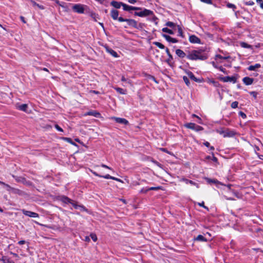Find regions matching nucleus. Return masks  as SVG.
Segmentation results:
<instances>
[{"label": "nucleus", "mask_w": 263, "mask_h": 263, "mask_svg": "<svg viewBox=\"0 0 263 263\" xmlns=\"http://www.w3.org/2000/svg\"><path fill=\"white\" fill-rule=\"evenodd\" d=\"M186 58L190 60H205L208 59V55L205 53L203 50H193L188 51Z\"/></svg>", "instance_id": "1"}, {"label": "nucleus", "mask_w": 263, "mask_h": 263, "mask_svg": "<svg viewBox=\"0 0 263 263\" xmlns=\"http://www.w3.org/2000/svg\"><path fill=\"white\" fill-rule=\"evenodd\" d=\"M140 10L141 11L140 12H135L134 13V15L140 17H146L147 16L154 15L153 11L150 10L145 8H142V10Z\"/></svg>", "instance_id": "2"}, {"label": "nucleus", "mask_w": 263, "mask_h": 263, "mask_svg": "<svg viewBox=\"0 0 263 263\" xmlns=\"http://www.w3.org/2000/svg\"><path fill=\"white\" fill-rule=\"evenodd\" d=\"M118 21L120 22H126L128 26L134 28L137 27V22L135 20L124 18L122 17H120L118 18Z\"/></svg>", "instance_id": "3"}, {"label": "nucleus", "mask_w": 263, "mask_h": 263, "mask_svg": "<svg viewBox=\"0 0 263 263\" xmlns=\"http://www.w3.org/2000/svg\"><path fill=\"white\" fill-rule=\"evenodd\" d=\"M185 126L187 128H190V129L194 130L197 132L200 131L203 129L202 127H201L199 125H196L195 123H187V124H185Z\"/></svg>", "instance_id": "4"}, {"label": "nucleus", "mask_w": 263, "mask_h": 263, "mask_svg": "<svg viewBox=\"0 0 263 263\" xmlns=\"http://www.w3.org/2000/svg\"><path fill=\"white\" fill-rule=\"evenodd\" d=\"M72 10L78 13H83L84 12V6L81 4H75L72 6Z\"/></svg>", "instance_id": "5"}, {"label": "nucleus", "mask_w": 263, "mask_h": 263, "mask_svg": "<svg viewBox=\"0 0 263 263\" xmlns=\"http://www.w3.org/2000/svg\"><path fill=\"white\" fill-rule=\"evenodd\" d=\"M220 134H222L223 137H232L235 135V132L233 130H230L229 129H227L226 130H222L219 132Z\"/></svg>", "instance_id": "6"}, {"label": "nucleus", "mask_w": 263, "mask_h": 263, "mask_svg": "<svg viewBox=\"0 0 263 263\" xmlns=\"http://www.w3.org/2000/svg\"><path fill=\"white\" fill-rule=\"evenodd\" d=\"M219 79L221 80L222 81L224 82H233V83H235L236 82V78L235 77H220L219 78Z\"/></svg>", "instance_id": "7"}, {"label": "nucleus", "mask_w": 263, "mask_h": 263, "mask_svg": "<svg viewBox=\"0 0 263 263\" xmlns=\"http://www.w3.org/2000/svg\"><path fill=\"white\" fill-rule=\"evenodd\" d=\"M23 213L25 215L29 216L30 217L37 218L39 217V215L37 213L25 210H23Z\"/></svg>", "instance_id": "8"}, {"label": "nucleus", "mask_w": 263, "mask_h": 263, "mask_svg": "<svg viewBox=\"0 0 263 263\" xmlns=\"http://www.w3.org/2000/svg\"><path fill=\"white\" fill-rule=\"evenodd\" d=\"M123 9L124 10L129 11V12H130L131 10H142V8H141V7H133V6L127 5L125 4H124Z\"/></svg>", "instance_id": "9"}, {"label": "nucleus", "mask_w": 263, "mask_h": 263, "mask_svg": "<svg viewBox=\"0 0 263 263\" xmlns=\"http://www.w3.org/2000/svg\"><path fill=\"white\" fill-rule=\"evenodd\" d=\"M112 119L114 120L116 122L127 125L128 124V121L124 118H121L118 117H112Z\"/></svg>", "instance_id": "10"}, {"label": "nucleus", "mask_w": 263, "mask_h": 263, "mask_svg": "<svg viewBox=\"0 0 263 263\" xmlns=\"http://www.w3.org/2000/svg\"><path fill=\"white\" fill-rule=\"evenodd\" d=\"M189 41L192 43H200V39L195 35H192L189 37Z\"/></svg>", "instance_id": "11"}, {"label": "nucleus", "mask_w": 263, "mask_h": 263, "mask_svg": "<svg viewBox=\"0 0 263 263\" xmlns=\"http://www.w3.org/2000/svg\"><path fill=\"white\" fill-rule=\"evenodd\" d=\"M110 15L112 18L114 20H118L120 17L119 16V11L115 9H112L110 12Z\"/></svg>", "instance_id": "12"}, {"label": "nucleus", "mask_w": 263, "mask_h": 263, "mask_svg": "<svg viewBox=\"0 0 263 263\" xmlns=\"http://www.w3.org/2000/svg\"><path fill=\"white\" fill-rule=\"evenodd\" d=\"M84 115L85 116H93V117H95L97 118H99L101 116V114L99 112L95 111V110L88 111V112H86L84 114Z\"/></svg>", "instance_id": "13"}, {"label": "nucleus", "mask_w": 263, "mask_h": 263, "mask_svg": "<svg viewBox=\"0 0 263 263\" xmlns=\"http://www.w3.org/2000/svg\"><path fill=\"white\" fill-rule=\"evenodd\" d=\"M124 3H123L122 2H119L117 1H112L110 3V5L117 9H119L121 6H122L123 7Z\"/></svg>", "instance_id": "14"}, {"label": "nucleus", "mask_w": 263, "mask_h": 263, "mask_svg": "<svg viewBox=\"0 0 263 263\" xmlns=\"http://www.w3.org/2000/svg\"><path fill=\"white\" fill-rule=\"evenodd\" d=\"M162 36L163 37H164L165 39V40L167 41H168L169 42H172L173 43H176L178 42V40L176 39L173 38L168 35L163 34H162Z\"/></svg>", "instance_id": "15"}, {"label": "nucleus", "mask_w": 263, "mask_h": 263, "mask_svg": "<svg viewBox=\"0 0 263 263\" xmlns=\"http://www.w3.org/2000/svg\"><path fill=\"white\" fill-rule=\"evenodd\" d=\"M242 81L246 85H251L253 83L254 79L253 78L246 77L243 78Z\"/></svg>", "instance_id": "16"}, {"label": "nucleus", "mask_w": 263, "mask_h": 263, "mask_svg": "<svg viewBox=\"0 0 263 263\" xmlns=\"http://www.w3.org/2000/svg\"><path fill=\"white\" fill-rule=\"evenodd\" d=\"M176 54L181 58H183L186 57V53L183 51L179 49L176 50Z\"/></svg>", "instance_id": "17"}, {"label": "nucleus", "mask_w": 263, "mask_h": 263, "mask_svg": "<svg viewBox=\"0 0 263 263\" xmlns=\"http://www.w3.org/2000/svg\"><path fill=\"white\" fill-rule=\"evenodd\" d=\"M187 73L190 78L191 80H193L194 81L196 82H201V81L199 79H197L191 71H189Z\"/></svg>", "instance_id": "18"}, {"label": "nucleus", "mask_w": 263, "mask_h": 263, "mask_svg": "<svg viewBox=\"0 0 263 263\" xmlns=\"http://www.w3.org/2000/svg\"><path fill=\"white\" fill-rule=\"evenodd\" d=\"M166 52L167 53V54L168 55V58L166 60V62L170 65H171V61L173 60V57L172 55V54H171L170 51H169V49L166 48Z\"/></svg>", "instance_id": "19"}, {"label": "nucleus", "mask_w": 263, "mask_h": 263, "mask_svg": "<svg viewBox=\"0 0 263 263\" xmlns=\"http://www.w3.org/2000/svg\"><path fill=\"white\" fill-rule=\"evenodd\" d=\"M61 200L65 203H71L72 200L69 198L68 197L63 196L61 197Z\"/></svg>", "instance_id": "20"}, {"label": "nucleus", "mask_w": 263, "mask_h": 263, "mask_svg": "<svg viewBox=\"0 0 263 263\" xmlns=\"http://www.w3.org/2000/svg\"><path fill=\"white\" fill-rule=\"evenodd\" d=\"M261 67V65L260 64H256L254 65H250L248 68V69L250 71H253L255 70L256 69L259 68Z\"/></svg>", "instance_id": "21"}, {"label": "nucleus", "mask_w": 263, "mask_h": 263, "mask_svg": "<svg viewBox=\"0 0 263 263\" xmlns=\"http://www.w3.org/2000/svg\"><path fill=\"white\" fill-rule=\"evenodd\" d=\"M103 178H105V179H112L114 180L117 181L118 182H122V181L120 179L116 178L115 177L111 176L110 175H109L108 174L104 175V176H103Z\"/></svg>", "instance_id": "22"}, {"label": "nucleus", "mask_w": 263, "mask_h": 263, "mask_svg": "<svg viewBox=\"0 0 263 263\" xmlns=\"http://www.w3.org/2000/svg\"><path fill=\"white\" fill-rule=\"evenodd\" d=\"M106 51L111 55H112L114 57L117 58L118 57L117 53L111 48H106Z\"/></svg>", "instance_id": "23"}, {"label": "nucleus", "mask_w": 263, "mask_h": 263, "mask_svg": "<svg viewBox=\"0 0 263 263\" xmlns=\"http://www.w3.org/2000/svg\"><path fill=\"white\" fill-rule=\"evenodd\" d=\"M207 81L209 83L212 84L215 87H218L220 86L219 83L218 82L214 81L213 79H209Z\"/></svg>", "instance_id": "24"}, {"label": "nucleus", "mask_w": 263, "mask_h": 263, "mask_svg": "<svg viewBox=\"0 0 263 263\" xmlns=\"http://www.w3.org/2000/svg\"><path fill=\"white\" fill-rule=\"evenodd\" d=\"M70 203L73 205V206L76 209H78L80 208L81 211H85V210H86V209H85V208L84 206H82V205H78L76 203L72 202V201H71V203Z\"/></svg>", "instance_id": "25"}, {"label": "nucleus", "mask_w": 263, "mask_h": 263, "mask_svg": "<svg viewBox=\"0 0 263 263\" xmlns=\"http://www.w3.org/2000/svg\"><path fill=\"white\" fill-rule=\"evenodd\" d=\"M183 180L185 182V183L188 184L190 183L192 185H196L197 187H199V185L197 183L193 182L192 180H190L187 179H183Z\"/></svg>", "instance_id": "26"}, {"label": "nucleus", "mask_w": 263, "mask_h": 263, "mask_svg": "<svg viewBox=\"0 0 263 263\" xmlns=\"http://www.w3.org/2000/svg\"><path fill=\"white\" fill-rule=\"evenodd\" d=\"M11 192H12L13 193L15 194H18L19 195H22L23 194V191H22L21 190H20L19 189H15V188H13V189H12Z\"/></svg>", "instance_id": "27"}, {"label": "nucleus", "mask_w": 263, "mask_h": 263, "mask_svg": "<svg viewBox=\"0 0 263 263\" xmlns=\"http://www.w3.org/2000/svg\"><path fill=\"white\" fill-rule=\"evenodd\" d=\"M195 240L200 241H206V239L201 235H198L197 237L195 239Z\"/></svg>", "instance_id": "28"}, {"label": "nucleus", "mask_w": 263, "mask_h": 263, "mask_svg": "<svg viewBox=\"0 0 263 263\" xmlns=\"http://www.w3.org/2000/svg\"><path fill=\"white\" fill-rule=\"evenodd\" d=\"M30 3L32 6H37L38 8H39L40 9H44V7L43 6L40 5L39 4H37L35 2L31 0Z\"/></svg>", "instance_id": "29"}, {"label": "nucleus", "mask_w": 263, "mask_h": 263, "mask_svg": "<svg viewBox=\"0 0 263 263\" xmlns=\"http://www.w3.org/2000/svg\"><path fill=\"white\" fill-rule=\"evenodd\" d=\"M27 107H28V106L26 104H22L18 107V108L20 110L24 111H26Z\"/></svg>", "instance_id": "30"}, {"label": "nucleus", "mask_w": 263, "mask_h": 263, "mask_svg": "<svg viewBox=\"0 0 263 263\" xmlns=\"http://www.w3.org/2000/svg\"><path fill=\"white\" fill-rule=\"evenodd\" d=\"M162 31L164 32H166V33H168L170 34H174V32L171 29H168V28H163L162 29Z\"/></svg>", "instance_id": "31"}, {"label": "nucleus", "mask_w": 263, "mask_h": 263, "mask_svg": "<svg viewBox=\"0 0 263 263\" xmlns=\"http://www.w3.org/2000/svg\"><path fill=\"white\" fill-rule=\"evenodd\" d=\"M153 44L160 49H164V48H165V46L160 42H154Z\"/></svg>", "instance_id": "32"}, {"label": "nucleus", "mask_w": 263, "mask_h": 263, "mask_svg": "<svg viewBox=\"0 0 263 263\" xmlns=\"http://www.w3.org/2000/svg\"><path fill=\"white\" fill-rule=\"evenodd\" d=\"M240 46L242 47L246 48H251L252 46L246 43L242 42L240 43Z\"/></svg>", "instance_id": "33"}, {"label": "nucleus", "mask_w": 263, "mask_h": 263, "mask_svg": "<svg viewBox=\"0 0 263 263\" xmlns=\"http://www.w3.org/2000/svg\"><path fill=\"white\" fill-rule=\"evenodd\" d=\"M165 25L166 26L172 28H174L175 27H176V25L172 22H168L166 23Z\"/></svg>", "instance_id": "34"}, {"label": "nucleus", "mask_w": 263, "mask_h": 263, "mask_svg": "<svg viewBox=\"0 0 263 263\" xmlns=\"http://www.w3.org/2000/svg\"><path fill=\"white\" fill-rule=\"evenodd\" d=\"M90 15L95 21H97V19L99 18L98 15L95 13L91 12Z\"/></svg>", "instance_id": "35"}, {"label": "nucleus", "mask_w": 263, "mask_h": 263, "mask_svg": "<svg viewBox=\"0 0 263 263\" xmlns=\"http://www.w3.org/2000/svg\"><path fill=\"white\" fill-rule=\"evenodd\" d=\"M208 182L210 183H219V181L216 179H210V178H206V179Z\"/></svg>", "instance_id": "36"}, {"label": "nucleus", "mask_w": 263, "mask_h": 263, "mask_svg": "<svg viewBox=\"0 0 263 263\" xmlns=\"http://www.w3.org/2000/svg\"><path fill=\"white\" fill-rule=\"evenodd\" d=\"M178 34V35L183 37V31L181 28L179 26H177Z\"/></svg>", "instance_id": "37"}, {"label": "nucleus", "mask_w": 263, "mask_h": 263, "mask_svg": "<svg viewBox=\"0 0 263 263\" xmlns=\"http://www.w3.org/2000/svg\"><path fill=\"white\" fill-rule=\"evenodd\" d=\"M238 103L237 101L233 102L231 104V107L233 108H236L238 106Z\"/></svg>", "instance_id": "38"}, {"label": "nucleus", "mask_w": 263, "mask_h": 263, "mask_svg": "<svg viewBox=\"0 0 263 263\" xmlns=\"http://www.w3.org/2000/svg\"><path fill=\"white\" fill-rule=\"evenodd\" d=\"M183 81L184 82H185V83L187 85L189 86V84H190V81L189 80V79L187 78V77L186 76H184L183 77Z\"/></svg>", "instance_id": "39"}, {"label": "nucleus", "mask_w": 263, "mask_h": 263, "mask_svg": "<svg viewBox=\"0 0 263 263\" xmlns=\"http://www.w3.org/2000/svg\"><path fill=\"white\" fill-rule=\"evenodd\" d=\"M148 191H149V190H148V187H145V188H143L140 191V193H141V194H145Z\"/></svg>", "instance_id": "40"}, {"label": "nucleus", "mask_w": 263, "mask_h": 263, "mask_svg": "<svg viewBox=\"0 0 263 263\" xmlns=\"http://www.w3.org/2000/svg\"><path fill=\"white\" fill-rule=\"evenodd\" d=\"M91 239L93 240V241H96L97 240V237L95 234L91 233L90 235Z\"/></svg>", "instance_id": "41"}, {"label": "nucleus", "mask_w": 263, "mask_h": 263, "mask_svg": "<svg viewBox=\"0 0 263 263\" xmlns=\"http://www.w3.org/2000/svg\"><path fill=\"white\" fill-rule=\"evenodd\" d=\"M243 3L246 5L248 6H252L254 4V2L252 1H249L248 2H244Z\"/></svg>", "instance_id": "42"}, {"label": "nucleus", "mask_w": 263, "mask_h": 263, "mask_svg": "<svg viewBox=\"0 0 263 263\" xmlns=\"http://www.w3.org/2000/svg\"><path fill=\"white\" fill-rule=\"evenodd\" d=\"M12 177L15 179V180L17 182H21V181H22V180L24 179V178H23L16 177L14 175H12Z\"/></svg>", "instance_id": "43"}, {"label": "nucleus", "mask_w": 263, "mask_h": 263, "mask_svg": "<svg viewBox=\"0 0 263 263\" xmlns=\"http://www.w3.org/2000/svg\"><path fill=\"white\" fill-rule=\"evenodd\" d=\"M216 57L217 58H219L220 59H224V60H226V59H228V58H229V57H222V55H221L220 54H217L216 55Z\"/></svg>", "instance_id": "44"}, {"label": "nucleus", "mask_w": 263, "mask_h": 263, "mask_svg": "<svg viewBox=\"0 0 263 263\" xmlns=\"http://www.w3.org/2000/svg\"><path fill=\"white\" fill-rule=\"evenodd\" d=\"M227 6L228 8H232L234 10L236 9V6L234 4L228 3Z\"/></svg>", "instance_id": "45"}, {"label": "nucleus", "mask_w": 263, "mask_h": 263, "mask_svg": "<svg viewBox=\"0 0 263 263\" xmlns=\"http://www.w3.org/2000/svg\"><path fill=\"white\" fill-rule=\"evenodd\" d=\"M160 189V186L148 187V190H149V191H152V190L157 191V190H159Z\"/></svg>", "instance_id": "46"}, {"label": "nucleus", "mask_w": 263, "mask_h": 263, "mask_svg": "<svg viewBox=\"0 0 263 263\" xmlns=\"http://www.w3.org/2000/svg\"><path fill=\"white\" fill-rule=\"evenodd\" d=\"M143 24L142 23H139L138 24L137 23V27H135V28L138 29H142L143 28Z\"/></svg>", "instance_id": "47"}, {"label": "nucleus", "mask_w": 263, "mask_h": 263, "mask_svg": "<svg viewBox=\"0 0 263 263\" xmlns=\"http://www.w3.org/2000/svg\"><path fill=\"white\" fill-rule=\"evenodd\" d=\"M63 139L65 141H67V142H68L69 143H72V144L73 143V142L72 141V140L70 138L64 137V138H63Z\"/></svg>", "instance_id": "48"}, {"label": "nucleus", "mask_w": 263, "mask_h": 263, "mask_svg": "<svg viewBox=\"0 0 263 263\" xmlns=\"http://www.w3.org/2000/svg\"><path fill=\"white\" fill-rule=\"evenodd\" d=\"M7 187V190L9 192H12V189H13V187H11L9 185L6 184L5 185Z\"/></svg>", "instance_id": "49"}, {"label": "nucleus", "mask_w": 263, "mask_h": 263, "mask_svg": "<svg viewBox=\"0 0 263 263\" xmlns=\"http://www.w3.org/2000/svg\"><path fill=\"white\" fill-rule=\"evenodd\" d=\"M239 115L240 116H241L243 119H245L247 117L246 115L242 111H239Z\"/></svg>", "instance_id": "50"}, {"label": "nucleus", "mask_w": 263, "mask_h": 263, "mask_svg": "<svg viewBox=\"0 0 263 263\" xmlns=\"http://www.w3.org/2000/svg\"><path fill=\"white\" fill-rule=\"evenodd\" d=\"M116 90L118 92H119L121 94H124V90L121 88H117Z\"/></svg>", "instance_id": "51"}, {"label": "nucleus", "mask_w": 263, "mask_h": 263, "mask_svg": "<svg viewBox=\"0 0 263 263\" xmlns=\"http://www.w3.org/2000/svg\"><path fill=\"white\" fill-rule=\"evenodd\" d=\"M202 2L208 4H212V0H200Z\"/></svg>", "instance_id": "52"}, {"label": "nucleus", "mask_w": 263, "mask_h": 263, "mask_svg": "<svg viewBox=\"0 0 263 263\" xmlns=\"http://www.w3.org/2000/svg\"><path fill=\"white\" fill-rule=\"evenodd\" d=\"M91 173L94 175H95L96 176H98V177H102V178H103V175H99V174H98L97 172H94V171H91Z\"/></svg>", "instance_id": "53"}, {"label": "nucleus", "mask_w": 263, "mask_h": 263, "mask_svg": "<svg viewBox=\"0 0 263 263\" xmlns=\"http://www.w3.org/2000/svg\"><path fill=\"white\" fill-rule=\"evenodd\" d=\"M219 70H220L221 71H222V72L224 73H227L226 72V69L224 68H223L222 66H220L218 67V68Z\"/></svg>", "instance_id": "54"}, {"label": "nucleus", "mask_w": 263, "mask_h": 263, "mask_svg": "<svg viewBox=\"0 0 263 263\" xmlns=\"http://www.w3.org/2000/svg\"><path fill=\"white\" fill-rule=\"evenodd\" d=\"M198 204L200 206H202L203 208H204V209H207L208 210V208L206 207V206L204 205V202H202L201 203H198Z\"/></svg>", "instance_id": "55"}, {"label": "nucleus", "mask_w": 263, "mask_h": 263, "mask_svg": "<svg viewBox=\"0 0 263 263\" xmlns=\"http://www.w3.org/2000/svg\"><path fill=\"white\" fill-rule=\"evenodd\" d=\"M55 128L59 132H63V129L60 127L58 124L55 125Z\"/></svg>", "instance_id": "56"}, {"label": "nucleus", "mask_w": 263, "mask_h": 263, "mask_svg": "<svg viewBox=\"0 0 263 263\" xmlns=\"http://www.w3.org/2000/svg\"><path fill=\"white\" fill-rule=\"evenodd\" d=\"M101 166L102 167H104V168H107V169H109V170H111V168L110 167H109L108 166H107V165H106L105 164H101Z\"/></svg>", "instance_id": "57"}, {"label": "nucleus", "mask_w": 263, "mask_h": 263, "mask_svg": "<svg viewBox=\"0 0 263 263\" xmlns=\"http://www.w3.org/2000/svg\"><path fill=\"white\" fill-rule=\"evenodd\" d=\"M101 166L102 167H104V168H107V169H109V170H111V168L110 167H109L108 166H107V165H106L105 164H101Z\"/></svg>", "instance_id": "58"}, {"label": "nucleus", "mask_w": 263, "mask_h": 263, "mask_svg": "<svg viewBox=\"0 0 263 263\" xmlns=\"http://www.w3.org/2000/svg\"><path fill=\"white\" fill-rule=\"evenodd\" d=\"M250 93L252 95L254 98L256 97L257 93L255 91H251L250 92Z\"/></svg>", "instance_id": "59"}, {"label": "nucleus", "mask_w": 263, "mask_h": 263, "mask_svg": "<svg viewBox=\"0 0 263 263\" xmlns=\"http://www.w3.org/2000/svg\"><path fill=\"white\" fill-rule=\"evenodd\" d=\"M137 2V0H128V2L130 4H135Z\"/></svg>", "instance_id": "60"}, {"label": "nucleus", "mask_w": 263, "mask_h": 263, "mask_svg": "<svg viewBox=\"0 0 263 263\" xmlns=\"http://www.w3.org/2000/svg\"><path fill=\"white\" fill-rule=\"evenodd\" d=\"M203 144L206 147H210V143L209 142H205L203 143Z\"/></svg>", "instance_id": "61"}, {"label": "nucleus", "mask_w": 263, "mask_h": 263, "mask_svg": "<svg viewBox=\"0 0 263 263\" xmlns=\"http://www.w3.org/2000/svg\"><path fill=\"white\" fill-rule=\"evenodd\" d=\"M20 19L24 23H26V21H25V18L24 17L22 16H20Z\"/></svg>", "instance_id": "62"}, {"label": "nucleus", "mask_w": 263, "mask_h": 263, "mask_svg": "<svg viewBox=\"0 0 263 263\" xmlns=\"http://www.w3.org/2000/svg\"><path fill=\"white\" fill-rule=\"evenodd\" d=\"M211 64H212V65H213L215 68H217V69L218 68V67H218V66H217L216 65V64H215V63L214 62H212L211 63Z\"/></svg>", "instance_id": "63"}, {"label": "nucleus", "mask_w": 263, "mask_h": 263, "mask_svg": "<svg viewBox=\"0 0 263 263\" xmlns=\"http://www.w3.org/2000/svg\"><path fill=\"white\" fill-rule=\"evenodd\" d=\"M25 243V240H21V241H19L18 242V243L20 245H23Z\"/></svg>", "instance_id": "64"}]
</instances>
